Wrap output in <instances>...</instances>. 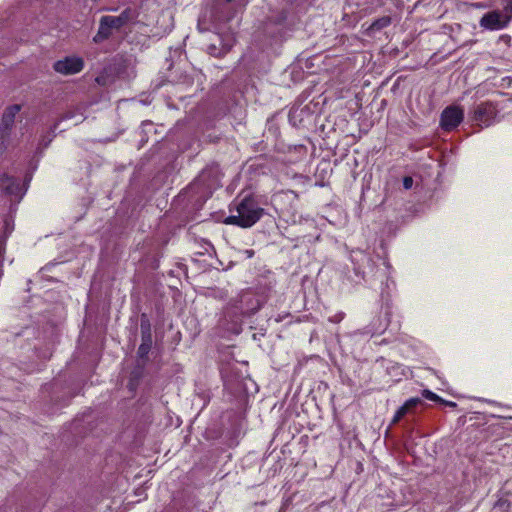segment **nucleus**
<instances>
[{
  "label": "nucleus",
  "mask_w": 512,
  "mask_h": 512,
  "mask_svg": "<svg viewBox=\"0 0 512 512\" xmlns=\"http://www.w3.org/2000/svg\"><path fill=\"white\" fill-rule=\"evenodd\" d=\"M6 239H7V235H0V279L3 276V262H4V255L6 252Z\"/></svg>",
  "instance_id": "nucleus-17"
},
{
  "label": "nucleus",
  "mask_w": 512,
  "mask_h": 512,
  "mask_svg": "<svg viewBox=\"0 0 512 512\" xmlns=\"http://www.w3.org/2000/svg\"><path fill=\"white\" fill-rule=\"evenodd\" d=\"M107 10L108 11H116V9H114V8H108Z\"/></svg>",
  "instance_id": "nucleus-24"
},
{
  "label": "nucleus",
  "mask_w": 512,
  "mask_h": 512,
  "mask_svg": "<svg viewBox=\"0 0 512 512\" xmlns=\"http://www.w3.org/2000/svg\"><path fill=\"white\" fill-rule=\"evenodd\" d=\"M347 7L350 13L358 14L360 17L372 12L368 1H365L362 5L360 0H347Z\"/></svg>",
  "instance_id": "nucleus-13"
},
{
  "label": "nucleus",
  "mask_w": 512,
  "mask_h": 512,
  "mask_svg": "<svg viewBox=\"0 0 512 512\" xmlns=\"http://www.w3.org/2000/svg\"><path fill=\"white\" fill-rule=\"evenodd\" d=\"M84 67V61L80 57L68 56L54 63L53 68L56 72L63 75H73L79 73Z\"/></svg>",
  "instance_id": "nucleus-8"
},
{
  "label": "nucleus",
  "mask_w": 512,
  "mask_h": 512,
  "mask_svg": "<svg viewBox=\"0 0 512 512\" xmlns=\"http://www.w3.org/2000/svg\"><path fill=\"white\" fill-rule=\"evenodd\" d=\"M391 24V18L389 16H383L373 21L367 28L368 35H372L382 29L388 27Z\"/></svg>",
  "instance_id": "nucleus-15"
},
{
  "label": "nucleus",
  "mask_w": 512,
  "mask_h": 512,
  "mask_svg": "<svg viewBox=\"0 0 512 512\" xmlns=\"http://www.w3.org/2000/svg\"><path fill=\"white\" fill-rule=\"evenodd\" d=\"M497 105L491 101L481 102L473 107L471 121L480 128L489 127L498 121Z\"/></svg>",
  "instance_id": "nucleus-6"
},
{
  "label": "nucleus",
  "mask_w": 512,
  "mask_h": 512,
  "mask_svg": "<svg viewBox=\"0 0 512 512\" xmlns=\"http://www.w3.org/2000/svg\"><path fill=\"white\" fill-rule=\"evenodd\" d=\"M350 259L356 277L355 282L358 283L375 276V265L371 255L363 250H355L352 251Z\"/></svg>",
  "instance_id": "nucleus-5"
},
{
  "label": "nucleus",
  "mask_w": 512,
  "mask_h": 512,
  "mask_svg": "<svg viewBox=\"0 0 512 512\" xmlns=\"http://www.w3.org/2000/svg\"><path fill=\"white\" fill-rule=\"evenodd\" d=\"M139 11L134 7H126L119 15H104L99 19L98 31L93 37L96 44L109 40L115 33L125 32L138 21Z\"/></svg>",
  "instance_id": "nucleus-1"
},
{
  "label": "nucleus",
  "mask_w": 512,
  "mask_h": 512,
  "mask_svg": "<svg viewBox=\"0 0 512 512\" xmlns=\"http://www.w3.org/2000/svg\"><path fill=\"white\" fill-rule=\"evenodd\" d=\"M244 254L246 255L247 258H252L254 256V250L247 249L244 251Z\"/></svg>",
  "instance_id": "nucleus-22"
},
{
  "label": "nucleus",
  "mask_w": 512,
  "mask_h": 512,
  "mask_svg": "<svg viewBox=\"0 0 512 512\" xmlns=\"http://www.w3.org/2000/svg\"><path fill=\"white\" fill-rule=\"evenodd\" d=\"M229 211L230 215L225 219L224 223L242 228L253 226L264 213V209L251 196L234 200L230 205Z\"/></svg>",
  "instance_id": "nucleus-3"
},
{
  "label": "nucleus",
  "mask_w": 512,
  "mask_h": 512,
  "mask_svg": "<svg viewBox=\"0 0 512 512\" xmlns=\"http://www.w3.org/2000/svg\"><path fill=\"white\" fill-rule=\"evenodd\" d=\"M70 118H72V114L66 113L61 119L64 120V119H70Z\"/></svg>",
  "instance_id": "nucleus-23"
},
{
  "label": "nucleus",
  "mask_w": 512,
  "mask_h": 512,
  "mask_svg": "<svg viewBox=\"0 0 512 512\" xmlns=\"http://www.w3.org/2000/svg\"><path fill=\"white\" fill-rule=\"evenodd\" d=\"M343 313L337 314L334 317L330 318L331 322L338 323L343 319Z\"/></svg>",
  "instance_id": "nucleus-20"
},
{
  "label": "nucleus",
  "mask_w": 512,
  "mask_h": 512,
  "mask_svg": "<svg viewBox=\"0 0 512 512\" xmlns=\"http://www.w3.org/2000/svg\"><path fill=\"white\" fill-rule=\"evenodd\" d=\"M152 346V337L149 331L143 330L142 331V342L138 348V357L140 359H144L147 357L150 349Z\"/></svg>",
  "instance_id": "nucleus-14"
},
{
  "label": "nucleus",
  "mask_w": 512,
  "mask_h": 512,
  "mask_svg": "<svg viewBox=\"0 0 512 512\" xmlns=\"http://www.w3.org/2000/svg\"><path fill=\"white\" fill-rule=\"evenodd\" d=\"M403 186H404V188L406 190L412 188V186H413V179H412V177H410V176L404 177V179H403Z\"/></svg>",
  "instance_id": "nucleus-19"
},
{
  "label": "nucleus",
  "mask_w": 512,
  "mask_h": 512,
  "mask_svg": "<svg viewBox=\"0 0 512 512\" xmlns=\"http://www.w3.org/2000/svg\"><path fill=\"white\" fill-rule=\"evenodd\" d=\"M21 106L14 104L7 107L3 113L2 121L0 124V153L5 149V143L8 140L9 133L13 127L15 117L20 112Z\"/></svg>",
  "instance_id": "nucleus-7"
},
{
  "label": "nucleus",
  "mask_w": 512,
  "mask_h": 512,
  "mask_svg": "<svg viewBox=\"0 0 512 512\" xmlns=\"http://www.w3.org/2000/svg\"><path fill=\"white\" fill-rule=\"evenodd\" d=\"M440 402L443 403L446 406H449V407H456L457 406V404L455 402L447 401V400H444L442 398H441Z\"/></svg>",
  "instance_id": "nucleus-21"
},
{
  "label": "nucleus",
  "mask_w": 512,
  "mask_h": 512,
  "mask_svg": "<svg viewBox=\"0 0 512 512\" xmlns=\"http://www.w3.org/2000/svg\"><path fill=\"white\" fill-rule=\"evenodd\" d=\"M219 186V175L216 167L203 169L198 177L184 190L183 196L188 203L200 209L213 191Z\"/></svg>",
  "instance_id": "nucleus-2"
},
{
  "label": "nucleus",
  "mask_w": 512,
  "mask_h": 512,
  "mask_svg": "<svg viewBox=\"0 0 512 512\" xmlns=\"http://www.w3.org/2000/svg\"><path fill=\"white\" fill-rule=\"evenodd\" d=\"M503 17L505 18L507 24L512 21V0H503L502 1V10Z\"/></svg>",
  "instance_id": "nucleus-16"
},
{
  "label": "nucleus",
  "mask_w": 512,
  "mask_h": 512,
  "mask_svg": "<svg viewBox=\"0 0 512 512\" xmlns=\"http://www.w3.org/2000/svg\"><path fill=\"white\" fill-rule=\"evenodd\" d=\"M261 307L260 299L252 291H243L232 299L225 308V316L237 322L242 316H249Z\"/></svg>",
  "instance_id": "nucleus-4"
},
{
  "label": "nucleus",
  "mask_w": 512,
  "mask_h": 512,
  "mask_svg": "<svg viewBox=\"0 0 512 512\" xmlns=\"http://www.w3.org/2000/svg\"><path fill=\"white\" fill-rule=\"evenodd\" d=\"M422 396L428 400H431V401H436V402H440L441 401V398L434 392L428 390V389H424L422 391Z\"/></svg>",
  "instance_id": "nucleus-18"
},
{
  "label": "nucleus",
  "mask_w": 512,
  "mask_h": 512,
  "mask_svg": "<svg viewBox=\"0 0 512 512\" xmlns=\"http://www.w3.org/2000/svg\"><path fill=\"white\" fill-rule=\"evenodd\" d=\"M420 404H422V400L418 397L408 399L394 414L391 425L398 423L406 414L411 412L413 408Z\"/></svg>",
  "instance_id": "nucleus-12"
},
{
  "label": "nucleus",
  "mask_w": 512,
  "mask_h": 512,
  "mask_svg": "<svg viewBox=\"0 0 512 512\" xmlns=\"http://www.w3.org/2000/svg\"><path fill=\"white\" fill-rule=\"evenodd\" d=\"M0 186L7 195L22 197L24 194L19 181L5 174L0 178Z\"/></svg>",
  "instance_id": "nucleus-11"
},
{
  "label": "nucleus",
  "mask_w": 512,
  "mask_h": 512,
  "mask_svg": "<svg viewBox=\"0 0 512 512\" xmlns=\"http://www.w3.org/2000/svg\"><path fill=\"white\" fill-rule=\"evenodd\" d=\"M463 110L458 107H447L441 114V127L445 131L455 129L463 120Z\"/></svg>",
  "instance_id": "nucleus-10"
},
{
  "label": "nucleus",
  "mask_w": 512,
  "mask_h": 512,
  "mask_svg": "<svg viewBox=\"0 0 512 512\" xmlns=\"http://www.w3.org/2000/svg\"><path fill=\"white\" fill-rule=\"evenodd\" d=\"M479 25L480 27L490 31L502 30L508 26L505 18L503 17V13L500 10H492L485 13L481 17Z\"/></svg>",
  "instance_id": "nucleus-9"
}]
</instances>
